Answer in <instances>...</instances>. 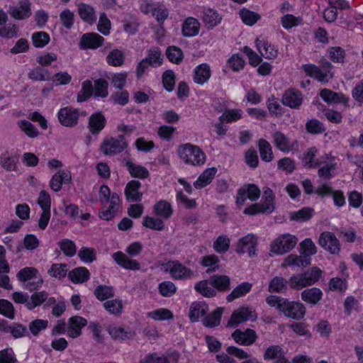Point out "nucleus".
<instances>
[{
  "mask_svg": "<svg viewBox=\"0 0 363 363\" xmlns=\"http://www.w3.org/2000/svg\"><path fill=\"white\" fill-rule=\"evenodd\" d=\"M202 13V20L208 28H213L220 21L221 18L219 14L213 9L205 8Z\"/></svg>",
  "mask_w": 363,
  "mask_h": 363,
  "instance_id": "nucleus-34",
  "label": "nucleus"
},
{
  "mask_svg": "<svg viewBox=\"0 0 363 363\" xmlns=\"http://www.w3.org/2000/svg\"><path fill=\"white\" fill-rule=\"evenodd\" d=\"M108 82L104 79L94 81V94L96 96L106 98L108 95Z\"/></svg>",
  "mask_w": 363,
  "mask_h": 363,
  "instance_id": "nucleus-56",
  "label": "nucleus"
},
{
  "mask_svg": "<svg viewBox=\"0 0 363 363\" xmlns=\"http://www.w3.org/2000/svg\"><path fill=\"white\" fill-rule=\"evenodd\" d=\"M141 187L140 182L138 180L130 181L125 188L126 199L131 202H139L142 200L143 193L139 190Z\"/></svg>",
  "mask_w": 363,
  "mask_h": 363,
  "instance_id": "nucleus-18",
  "label": "nucleus"
},
{
  "mask_svg": "<svg viewBox=\"0 0 363 363\" xmlns=\"http://www.w3.org/2000/svg\"><path fill=\"white\" fill-rule=\"evenodd\" d=\"M124 54L118 49L113 50L106 57L107 63L115 67L121 66L124 62Z\"/></svg>",
  "mask_w": 363,
  "mask_h": 363,
  "instance_id": "nucleus-45",
  "label": "nucleus"
},
{
  "mask_svg": "<svg viewBox=\"0 0 363 363\" xmlns=\"http://www.w3.org/2000/svg\"><path fill=\"white\" fill-rule=\"evenodd\" d=\"M240 16L243 23L248 26H253L260 19V16L257 13L246 9L240 11Z\"/></svg>",
  "mask_w": 363,
  "mask_h": 363,
  "instance_id": "nucleus-51",
  "label": "nucleus"
},
{
  "mask_svg": "<svg viewBox=\"0 0 363 363\" xmlns=\"http://www.w3.org/2000/svg\"><path fill=\"white\" fill-rule=\"evenodd\" d=\"M58 244L60 250L66 256L73 257L76 254L77 247L71 240L63 239Z\"/></svg>",
  "mask_w": 363,
  "mask_h": 363,
  "instance_id": "nucleus-59",
  "label": "nucleus"
},
{
  "mask_svg": "<svg viewBox=\"0 0 363 363\" xmlns=\"http://www.w3.org/2000/svg\"><path fill=\"white\" fill-rule=\"evenodd\" d=\"M68 276L73 283H83L89 279L90 273L86 267H80L70 271Z\"/></svg>",
  "mask_w": 363,
  "mask_h": 363,
  "instance_id": "nucleus-38",
  "label": "nucleus"
},
{
  "mask_svg": "<svg viewBox=\"0 0 363 363\" xmlns=\"http://www.w3.org/2000/svg\"><path fill=\"white\" fill-rule=\"evenodd\" d=\"M208 306L203 301H195L192 303L189 308V318L191 322L198 321L200 317L206 314Z\"/></svg>",
  "mask_w": 363,
  "mask_h": 363,
  "instance_id": "nucleus-28",
  "label": "nucleus"
},
{
  "mask_svg": "<svg viewBox=\"0 0 363 363\" xmlns=\"http://www.w3.org/2000/svg\"><path fill=\"white\" fill-rule=\"evenodd\" d=\"M94 295L99 301H104L113 297L114 292L112 286L99 285L95 289Z\"/></svg>",
  "mask_w": 363,
  "mask_h": 363,
  "instance_id": "nucleus-49",
  "label": "nucleus"
},
{
  "mask_svg": "<svg viewBox=\"0 0 363 363\" xmlns=\"http://www.w3.org/2000/svg\"><path fill=\"white\" fill-rule=\"evenodd\" d=\"M230 247V239L226 235H220L213 242L214 250L220 253L226 252Z\"/></svg>",
  "mask_w": 363,
  "mask_h": 363,
  "instance_id": "nucleus-58",
  "label": "nucleus"
},
{
  "mask_svg": "<svg viewBox=\"0 0 363 363\" xmlns=\"http://www.w3.org/2000/svg\"><path fill=\"white\" fill-rule=\"evenodd\" d=\"M306 307L300 302L286 300L281 313L294 320H301L306 314Z\"/></svg>",
  "mask_w": 363,
  "mask_h": 363,
  "instance_id": "nucleus-9",
  "label": "nucleus"
},
{
  "mask_svg": "<svg viewBox=\"0 0 363 363\" xmlns=\"http://www.w3.org/2000/svg\"><path fill=\"white\" fill-rule=\"evenodd\" d=\"M258 147L262 160L269 162L273 159V152L271 145L264 139H259L258 141Z\"/></svg>",
  "mask_w": 363,
  "mask_h": 363,
  "instance_id": "nucleus-40",
  "label": "nucleus"
},
{
  "mask_svg": "<svg viewBox=\"0 0 363 363\" xmlns=\"http://www.w3.org/2000/svg\"><path fill=\"white\" fill-rule=\"evenodd\" d=\"M322 291L316 287L307 289L301 292V299L310 304L316 305L322 299Z\"/></svg>",
  "mask_w": 363,
  "mask_h": 363,
  "instance_id": "nucleus-26",
  "label": "nucleus"
},
{
  "mask_svg": "<svg viewBox=\"0 0 363 363\" xmlns=\"http://www.w3.org/2000/svg\"><path fill=\"white\" fill-rule=\"evenodd\" d=\"M125 165L133 177L146 179L150 176L147 169L140 164H136L130 160H126Z\"/></svg>",
  "mask_w": 363,
  "mask_h": 363,
  "instance_id": "nucleus-33",
  "label": "nucleus"
},
{
  "mask_svg": "<svg viewBox=\"0 0 363 363\" xmlns=\"http://www.w3.org/2000/svg\"><path fill=\"white\" fill-rule=\"evenodd\" d=\"M217 169L215 167L208 168L199 177L194 183V186L197 189H201L209 184L214 178Z\"/></svg>",
  "mask_w": 363,
  "mask_h": 363,
  "instance_id": "nucleus-30",
  "label": "nucleus"
},
{
  "mask_svg": "<svg viewBox=\"0 0 363 363\" xmlns=\"http://www.w3.org/2000/svg\"><path fill=\"white\" fill-rule=\"evenodd\" d=\"M108 333L113 339L118 340H128L133 336V333L125 331L123 328L121 327H109Z\"/></svg>",
  "mask_w": 363,
  "mask_h": 363,
  "instance_id": "nucleus-53",
  "label": "nucleus"
},
{
  "mask_svg": "<svg viewBox=\"0 0 363 363\" xmlns=\"http://www.w3.org/2000/svg\"><path fill=\"white\" fill-rule=\"evenodd\" d=\"M194 289L205 297L211 298L216 295V291L211 286L209 279L197 282Z\"/></svg>",
  "mask_w": 363,
  "mask_h": 363,
  "instance_id": "nucleus-37",
  "label": "nucleus"
},
{
  "mask_svg": "<svg viewBox=\"0 0 363 363\" xmlns=\"http://www.w3.org/2000/svg\"><path fill=\"white\" fill-rule=\"evenodd\" d=\"M18 157L10 153L8 150L0 155V164L6 171H16Z\"/></svg>",
  "mask_w": 363,
  "mask_h": 363,
  "instance_id": "nucleus-25",
  "label": "nucleus"
},
{
  "mask_svg": "<svg viewBox=\"0 0 363 363\" xmlns=\"http://www.w3.org/2000/svg\"><path fill=\"white\" fill-rule=\"evenodd\" d=\"M58 119L63 126L74 127L78 123L79 111L69 106L62 108L58 111Z\"/></svg>",
  "mask_w": 363,
  "mask_h": 363,
  "instance_id": "nucleus-11",
  "label": "nucleus"
},
{
  "mask_svg": "<svg viewBox=\"0 0 363 363\" xmlns=\"http://www.w3.org/2000/svg\"><path fill=\"white\" fill-rule=\"evenodd\" d=\"M106 124V119L104 115L98 111L89 116L88 128L92 135H97L104 128Z\"/></svg>",
  "mask_w": 363,
  "mask_h": 363,
  "instance_id": "nucleus-16",
  "label": "nucleus"
},
{
  "mask_svg": "<svg viewBox=\"0 0 363 363\" xmlns=\"http://www.w3.org/2000/svg\"><path fill=\"white\" fill-rule=\"evenodd\" d=\"M256 318L255 312L251 308L240 307L233 312L227 325L235 328L247 320H255Z\"/></svg>",
  "mask_w": 363,
  "mask_h": 363,
  "instance_id": "nucleus-7",
  "label": "nucleus"
},
{
  "mask_svg": "<svg viewBox=\"0 0 363 363\" xmlns=\"http://www.w3.org/2000/svg\"><path fill=\"white\" fill-rule=\"evenodd\" d=\"M143 250V245L138 242H135L128 245L125 250V253L118 251L112 255L113 259L120 267L129 270H139L140 264L136 259L128 257H135L140 254Z\"/></svg>",
  "mask_w": 363,
  "mask_h": 363,
  "instance_id": "nucleus-1",
  "label": "nucleus"
},
{
  "mask_svg": "<svg viewBox=\"0 0 363 363\" xmlns=\"http://www.w3.org/2000/svg\"><path fill=\"white\" fill-rule=\"evenodd\" d=\"M153 211L157 216L164 219H168L173 213L171 204L165 200H160L156 203Z\"/></svg>",
  "mask_w": 363,
  "mask_h": 363,
  "instance_id": "nucleus-35",
  "label": "nucleus"
},
{
  "mask_svg": "<svg viewBox=\"0 0 363 363\" xmlns=\"http://www.w3.org/2000/svg\"><path fill=\"white\" fill-rule=\"evenodd\" d=\"M68 272V266L67 264H53L48 270V274L55 278H64Z\"/></svg>",
  "mask_w": 363,
  "mask_h": 363,
  "instance_id": "nucleus-55",
  "label": "nucleus"
},
{
  "mask_svg": "<svg viewBox=\"0 0 363 363\" xmlns=\"http://www.w3.org/2000/svg\"><path fill=\"white\" fill-rule=\"evenodd\" d=\"M48 298V294L46 291H42L33 293L30 296V300L27 303V308L33 310L36 306H40Z\"/></svg>",
  "mask_w": 363,
  "mask_h": 363,
  "instance_id": "nucleus-43",
  "label": "nucleus"
},
{
  "mask_svg": "<svg viewBox=\"0 0 363 363\" xmlns=\"http://www.w3.org/2000/svg\"><path fill=\"white\" fill-rule=\"evenodd\" d=\"M93 93V85L91 82L86 80L82 84V89L77 94V101L79 103L86 101Z\"/></svg>",
  "mask_w": 363,
  "mask_h": 363,
  "instance_id": "nucleus-46",
  "label": "nucleus"
},
{
  "mask_svg": "<svg viewBox=\"0 0 363 363\" xmlns=\"http://www.w3.org/2000/svg\"><path fill=\"white\" fill-rule=\"evenodd\" d=\"M223 308H218L203 320V323L208 328H213L220 325Z\"/></svg>",
  "mask_w": 363,
  "mask_h": 363,
  "instance_id": "nucleus-42",
  "label": "nucleus"
},
{
  "mask_svg": "<svg viewBox=\"0 0 363 363\" xmlns=\"http://www.w3.org/2000/svg\"><path fill=\"white\" fill-rule=\"evenodd\" d=\"M60 20L65 28L70 29L74 23V14L69 9H65L60 14Z\"/></svg>",
  "mask_w": 363,
  "mask_h": 363,
  "instance_id": "nucleus-62",
  "label": "nucleus"
},
{
  "mask_svg": "<svg viewBox=\"0 0 363 363\" xmlns=\"http://www.w3.org/2000/svg\"><path fill=\"white\" fill-rule=\"evenodd\" d=\"M209 279L215 290L226 291L230 289V279L228 276L215 274L210 277Z\"/></svg>",
  "mask_w": 363,
  "mask_h": 363,
  "instance_id": "nucleus-27",
  "label": "nucleus"
},
{
  "mask_svg": "<svg viewBox=\"0 0 363 363\" xmlns=\"http://www.w3.org/2000/svg\"><path fill=\"white\" fill-rule=\"evenodd\" d=\"M87 323L85 318L81 316H73L68 321L67 334L71 337H77L81 335L82 328Z\"/></svg>",
  "mask_w": 363,
  "mask_h": 363,
  "instance_id": "nucleus-19",
  "label": "nucleus"
},
{
  "mask_svg": "<svg viewBox=\"0 0 363 363\" xmlns=\"http://www.w3.org/2000/svg\"><path fill=\"white\" fill-rule=\"evenodd\" d=\"M128 147L123 135H118L117 137H106L101 145L100 150L105 155L108 156H114L121 153Z\"/></svg>",
  "mask_w": 363,
  "mask_h": 363,
  "instance_id": "nucleus-4",
  "label": "nucleus"
},
{
  "mask_svg": "<svg viewBox=\"0 0 363 363\" xmlns=\"http://www.w3.org/2000/svg\"><path fill=\"white\" fill-rule=\"evenodd\" d=\"M256 46L261 55L267 59L273 60L278 56V50L269 42L257 38Z\"/></svg>",
  "mask_w": 363,
  "mask_h": 363,
  "instance_id": "nucleus-23",
  "label": "nucleus"
},
{
  "mask_svg": "<svg viewBox=\"0 0 363 363\" xmlns=\"http://www.w3.org/2000/svg\"><path fill=\"white\" fill-rule=\"evenodd\" d=\"M166 55L168 60L175 64H179L184 57L182 50L175 46H170L167 49Z\"/></svg>",
  "mask_w": 363,
  "mask_h": 363,
  "instance_id": "nucleus-54",
  "label": "nucleus"
},
{
  "mask_svg": "<svg viewBox=\"0 0 363 363\" xmlns=\"http://www.w3.org/2000/svg\"><path fill=\"white\" fill-rule=\"evenodd\" d=\"M159 291L162 296L170 297L177 291V287L170 281H165L159 284Z\"/></svg>",
  "mask_w": 363,
  "mask_h": 363,
  "instance_id": "nucleus-63",
  "label": "nucleus"
},
{
  "mask_svg": "<svg viewBox=\"0 0 363 363\" xmlns=\"http://www.w3.org/2000/svg\"><path fill=\"white\" fill-rule=\"evenodd\" d=\"M252 286V285L248 282H242L236 286L233 291L227 296V301L228 302H231L236 298L246 295L250 291Z\"/></svg>",
  "mask_w": 363,
  "mask_h": 363,
  "instance_id": "nucleus-39",
  "label": "nucleus"
},
{
  "mask_svg": "<svg viewBox=\"0 0 363 363\" xmlns=\"http://www.w3.org/2000/svg\"><path fill=\"white\" fill-rule=\"evenodd\" d=\"M200 23L194 18L190 17L186 19L182 26V34L185 37H193L199 32Z\"/></svg>",
  "mask_w": 363,
  "mask_h": 363,
  "instance_id": "nucleus-32",
  "label": "nucleus"
},
{
  "mask_svg": "<svg viewBox=\"0 0 363 363\" xmlns=\"http://www.w3.org/2000/svg\"><path fill=\"white\" fill-rule=\"evenodd\" d=\"M234 340L242 345H250L253 344L257 338L256 332L252 329H246L245 331L236 330L232 334Z\"/></svg>",
  "mask_w": 363,
  "mask_h": 363,
  "instance_id": "nucleus-17",
  "label": "nucleus"
},
{
  "mask_svg": "<svg viewBox=\"0 0 363 363\" xmlns=\"http://www.w3.org/2000/svg\"><path fill=\"white\" fill-rule=\"evenodd\" d=\"M78 14L84 22L89 24H92L96 20L94 8L86 4L81 3L78 5Z\"/></svg>",
  "mask_w": 363,
  "mask_h": 363,
  "instance_id": "nucleus-31",
  "label": "nucleus"
},
{
  "mask_svg": "<svg viewBox=\"0 0 363 363\" xmlns=\"http://www.w3.org/2000/svg\"><path fill=\"white\" fill-rule=\"evenodd\" d=\"M274 199L275 198L272 190L269 187H266L264 189L261 202L252 204L246 208L243 213L250 216H255L258 213L269 214L274 210Z\"/></svg>",
  "mask_w": 363,
  "mask_h": 363,
  "instance_id": "nucleus-3",
  "label": "nucleus"
},
{
  "mask_svg": "<svg viewBox=\"0 0 363 363\" xmlns=\"http://www.w3.org/2000/svg\"><path fill=\"white\" fill-rule=\"evenodd\" d=\"M272 138L274 145L281 152H289L291 150L289 140L282 132H274L272 135Z\"/></svg>",
  "mask_w": 363,
  "mask_h": 363,
  "instance_id": "nucleus-36",
  "label": "nucleus"
},
{
  "mask_svg": "<svg viewBox=\"0 0 363 363\" xmlns=\"http://www.w3.org/2000/svg\"><path fill=\"white\" fill-rule=\"evenodd\" d=\"M303 100V95L300 91L294 89H289L284 91L282 96L281 102L286 106L298 109L301 106Z\"/></svg>",
  "mask_w": 363,
  "mask_h": 363,
  "instance_id": "nucleus-12",
  "label": "nucleus"
},
{
  "mask_svg": "<svg viewBox=\"0 0 363 363\" xmlns=\"http://www.w3.org/2000/svg\"><path fill=\"white\" fill-rule=\"evenodd\" d=\"M318 149L315 147L308 148L306 152L303 153V164L304 167L311 169H315L319 167L322 163L327 162L328 157L327 155L322 157L320 159H316Z\"/></svg>",
  "mask_w": 363,
  "mask_h": 363,
  "instance_id": "nucleus-13",
  "label": "nucleus"
},
{
  "mask_svg": "<svg viewBox=\"0 0 363 363\" xmlns=\"http://www.w3.org/2000/svg\"><path fill=\"white\" fill-rule=\"evenodd\" d=\"M140 363H170L164 354L160 355L157 352L149 353L140 359Z\"/></svg>",
  "mask_w": 363,
  "mask_h": 363,
  "instance_id": "nucleus-64",
  "label": "nucleus"
},
{
  "mask_svg": "<svg viewBox=\"0 0 363 363\" xmlns=\"http://www.w3.org/2000/svg\"><path fill=\"white\" fill-rule=\"evenodd\" d=\"M30 6L29 0H21L19 6L9 8V13L15 19L23 20L31 16Z\"/></svg>",
  "mask_w": 363,
  "mask_h": 363,
  "instance_id": "nucleus-15",
  "label": "nucleus"
},
{
  "mask_svg": "<svg viewBox=\"0 0 363 363\" xmlns=\"http://www.w3.org/2000/svg\"><path fill=\"white\" fill-rule=\"evenodd\" d=\"M257 242L256 237L249 234L240 238L235 245V251L238 254H244L247 252L250 257L255 255V247Z\"/></svg>",
  "mask_w": 363,
  "mask_h": 363,
  "instance_id": "nucleus-10",
  "label": "nucleus"
},
{
  "mask_svg": "<svg viewBox=\"0 0 363 363\" xmlns=\"http://www.w3.org/2000/svg\"><path fill=\"white\" fill-rule=\"evenodd\" d=\"M32 41L35 48H43L48 44L50 36L45 32H36L32 35Z\"/></svg>",
  "mask_w": 363,
  "mask_h": 363,
  "instance_id": "nucleus-60",
  "label": "nucleus"
},
{
  "mask_svg": "<svg viewBox=\"0 0 363 363\" xmlns=\"http://www.w3.org/2000/svg\"><path fill=\"white\" fill-rule=\"evenodd\" d=\"M104 41V38L98 33H87L82 36L79 48L82 50L96 49L102 45Z\"/></svg>",
  "mask_w": 363,
  "mask_h": 363,
  "instance_id": "nucleus-14",
  "label": "nucleus"
},
{
  "mask_svg": "<svg viewBox=\"0 0 363 363\" xmlns=\"http://www.w3.org/2000/svg\"><path fill=\"white\" fill-rule=\"evenodd\" d=\"M323 272L317 267H313L311 269L303 273V276L306 281L308 286L315 284L321 277Z\"/></svg>",
  "mask_w": 363,
  "mask_h": 363,
  "instance_id": "nucleus-48",
  "label": "nucleus"
},
{
  "mask_svg": "<svg viewBox=\"0 0 363 363\" xmlns=\"http://www.w3.org/2000/svg\"><path fill=\"white\" fill-rule=\"evenodd\" d=\"M287 284L288 281L284 277H275L269 282V291L272 293L285 292L287 290Z\"/></svg>",
  "mask_w": 363,
  "mask_h": 363,
  "instance_id": "nucleus-41",
  "label": "nucleus"
},
{
  "mask_svg": "<svg viewBox=\"0 0 363 363\" xmlns=\"http://www.w3.org/2000/svg\"><path fill=\"white\" fill-rule=\"evenodd\" d=\"M311 264V258H306L302 255L298 256L296 255L291 254L287 256L284 262L281 264L282 267H306Z\"/></svg>",
  "mask_w": 363,
  "mask_h": 363,
  "instance_id": "nucleus-29",
  "label": "nucleus"
},
{
  "mask_svg": "<svg viewBox=\"0 0 363 363\" xmlns=\"http://www.w3.org/2000/svg\"><path fill=\"white\" fill-rule=\"evenodd\" d=\"M302 69L308 76L317 79L318 82H328V74L325 69H322L313 64H306L302 65Z\"/></svg>",
  "mask_w": 363,
  "mask_h": 363,
  "instance_id": "nucleus-24",
  "label": "nucleus"
},
{
  "mask_svg": "<svg viewBox=\"0 0 363 363\" xmlns=\"http://www.w3.org/2000/svg\"><path fill=\"white\" fill-rule=\"evenodd\" d=\"M316 247L311 239L306 238L300 243V253L306 258L316 253Z\"/></svg>",
  "mask_w": 363,
  "mask_h": 363,
  "instance_id": "nucleus-47",
  "label": "nucleus"
},
{
  "mask_svg": "<svg viewBox=\"0 0 363 363\" xmlns=\"http://www.w3.org/2000/svg\"><path fill=\"white\" fill-rule=\"evenodd\" d=\"M162 53L160 49L153 48L147 52V55L144 60L149 63L151 67H155L162 63Z\"/></svg>",
  "mask_w": 363,
  "mask_h": 363,
  "instance_id": "nucleus-44",
  "label": "nucleus"
},
{
  "mask_svg": "<svg viewBox=\"0 0 363 363\" xmlns=\"http://www.w3.org/2000/svg\"><path fill=\"white\" fill-rule=\"evenodd\" d=\"M319 245L330 254L337 255L340 250V244L338 239L332 232L325 231L320 234L318 240Z\"/></svg>",
  "mask_w": 363,
  "mask_h": 363,
  "instance_id": "nucleus-8",
  "label": "nucleus"
},
{
  "mask_svg": "<svg viewBox=\"0 0 363 363\" xmlns=\"http://www.w3.org/2000/svg\"><path fill=\"white\" fill-rule=\"evenodd\" d=\"M298 238L286 233L279 236L271 245V252L274 255H284L291 251L297 244Z\"/></svg>",
  "mask_w": 363,
  "mask_h": 363,
  "instance_id": "nucleus-5",
  "label": "nucleus"
},
{
  "mask_svg": "<svg viewBox=\"0 0 363 363\" xmlns=\"http://www.w3.org/2000/svg\"><path fill=\"white\" fill-rule=\"evenodd\" d=\"M288 284L291 289L296 290L308 286L302 274L291 276L288 280Z\"/></svg>",
  "mask_w": 363,
  "mask_h": 363,
  "instance_id": "nucleus-61",
  "label": "nucleus"
},
{
  "mask_svg": "<svg viewBox=\"0 0 363 363\" xmlns=\"http://www.w3.org/2000/svg\"><path fill=\"white\" fill-rule=\"evenodd\" d=\"M80 259L86 263H91L96 259V250L92 247H82L78 252Z\"/></svg>",
  "mask_w": 363,
  "mask_h": 363,
  "instance_id": "nucleus-57",
  "label": "nucleus"
},
{
  "mask_svg": "<svg viewBox=\"0 0 363 363\" xmlns=\"http://www.w3.org/2000/svg\"><path fill=\"white\" fill-rule=\"evenodd\" d=\"M267 106L269 112L272 116H280L283 113V108L279 102V99L274 95L271 96L267 101Z\"/></svg>",
  "mask_w": 363,
  "mask_h": 363,
  "instance_id": "nucleus-52",
  "label": "nucleus"
},
{
  "mask_svg": "<svg viewBox=\"0 0 363 363\" xmlns=\"http://www.w3.org/2000/svg\"><path fill=\"white\" fill-rule=\"evenodd\" d=\"M169 273L174 279H187L194 277V272L179 262H174Z\"/></svg>",
  "mask_w": 363,
  "mask_h": 363,
  "instance_id": "nucleus-22",
  "label": "nucleus"
},
{
  "mask_svg": "<svg viewBox=\"0 0 363 363\" xmlns=\"http://www.w3.org/2000/svg\"><path fill=\"white\" fill-rule=\"evenodd\" d=\"M211 76V70L208 64L202 63L198 65L194 71V82L200 85L206 83Z\"/></svg>",
  "mask_w": 363,
  "mask_h": 363,
  "instance_id": "nucleus-20",
  "label": "nucleus"
},
{
  "mask_svg": "<svg viewBox=\"0 0 363 363\" xmlns=\"http://www.w3.org/2000/svg\"><path fill=\"white\" fill-rule=\"evenodd\" d=\"M260 194V189L257 185L254 184H245L238 190L236 204L240 207L247 199L255 201L259 198Z\"/></svg>",
  "mask_w": 363,
  "mask_h": 363,
  "instance_id": "nucleus-6",
  "label": "nucleus"
},
{
  "mask_svg": "<svg viewBox=\"0 0 363 363\" xmlns=\"http://www.w3.org/2000/svg\"><path fill=\"white\" fill-rule=\"evenodd\" d=\"M314 213V210L311 208L304 207L299 211L293 213L291 215V220H296L298 222H303L308 220L311 218Z\"/></svg>",
  "mask_w": 363,
  "mask_h": 363,
  "instance_id": "nucleus-50",
  "label": "nucleus"
},
{
  "mask_svg": "<svg viewBox=\"0 0 363 363\" xmlns=\"http://www.w3.org/2000/svg\"><path fill=\"white\" fill-rule=\"evenodd\" d=\"M177 152L180 159L186 164L201 166L206 162V155L203 151L199 146L191 143L179 145Z\"/></svg>",
  "mask_w": 363,
  "mask_h": 363,
  "instance_id": "nucleus-2",
  "label": "nucleus"
},
{
  "mask_svg": "<svg viewBox=\"0 0 363 363\" xmlns=\"http://www.w3.org/2000/svg\"><path fill=\"white\" fill-rule=\"evenodd\" d=\"M71 179V174L69 172L60 170L52 177L50 182V186L52 190L58 192L61 190L62 184L69 182Z\"/></svg>",
  "mask_w": 363,
  "mask_h": 363,
  "instance_id": "nucleus-21",
  "label": "nucleus"
}]
</instances>
